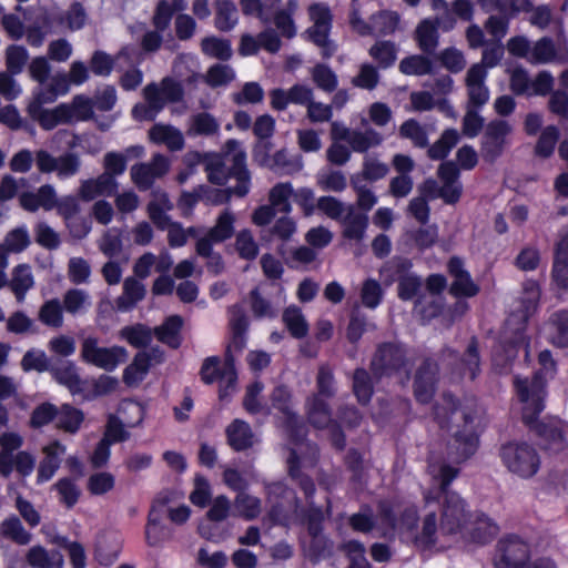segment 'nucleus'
Here are the masks:
<instances>
[{"mask_svg":"<svg viewBox=\"0 0 568 568\" xmlns=\"http://www.w3.org/2000/svg\"><path fill=\"white\" fill-rule=\"evenodd\" d=\"M183 321L179 315L170 316L161 326L154 329L158 339L172 348H178L181 344L180 331Z\"/></svg>","mask_w":568,"mask_h":568,"instance_id":"864d4df0","label":"nucleus"},{"mask_svg":"<svg viewBox=\"0 0 568 568\" xmlns=\"http://www.w3.org/2000/svg\"><path fill=\"white\" fill-rule=\"evenodd\" d=\"M202 52L211 58L226 61L232 55L231 42L215 36L205 37L201 40Z\"/></svg>","mask_w":568,"mask_h":568,"instance_id":"69168bd1","label":"nucleus"},{"mask_svg":"<svg viewBox=\"0 0 568 568\" xmlns=\"http://www.w3.org/2000/svg\"><path fill=\"white\" fill-rule=\"evenodd\" d=\"M227 148L230 152L226 159L232 161L230 172L234 175L236 185L225 190H215L212 197V203L215 205L229 202L232 195L237 197L245 196L251 186V174L246 168L245 152L240 148V143L236 140H229Z\"/></svg>","mask_w":568,"mask_h":568,"instance_id":"0eeeda50","label":"nucleus"},{"mask_svg":"<svg viewBox=\"0 0 568 568\" xmlns=\"http://www.w3.org/2000/svg\"><path fill=\"white\" fill-rule=\"evenodd\" d=\"M414 40L423 53L434 54L439 47L438 23L429 18L419 21L414 31Z\"/></svg>","mask_w":568,"mask_h":568,"instance_id":"c756f323","label":"nucleus"},{"mask_svg":"<svg viewBox=\"0 0 568 568\" xmlns=\"http://www.w3.org/2000/svg\"><path fill=\"white\" fill-rule=\"evenodd\" d=\"M227 444L235 452H243L253 447L255 443V435L251 426L242 420L234 419L225 429Z\"/></svg>","mask_w":568,"mask_h":568,"instance_id":"2f4dec72","label":"nucleus"},{"mask_svg":"<svg viewBox=\"0 0 568 568\" xmlns=\"http://www.w3.org/2000/svg\"><path fill=\"white\" fill-rule=\"evenodd\" d=\"M459 414L457 409L453 410V415ZM460 417L465 425L462 432L454 434L453 440L448 444L447 456L452 463H462L475 454L477 448V438L470 427L474 422L471 414L460 412Z\"/></svg>","mask_w":568,"mask_h":568,"instance_id":"dca6fc26","label":"nucleus"},{"mask_svg":"<svg viewBox=\"0 0 568 568\" xmlns=\"http://www.w3.org/2000/svg\"><path fill=\"white\" fill-rule=\"evenodd\" d=\"M487 70L479 64H473L466 72L467 106L481 108L489 100V90L485 83Z\"/></svg>","mask_w":568,"mask_h":568,"instance_id":"6ab92c4d","label":"nucleus"},{"mask_svg":"<svg viewBox=\"0 0 568 568\" xmlns=\"http://www.w3.org/2000/svg\"><path fill=\"white\" fill-rule=\"evenodd\" d=\"M234 507L236 514L246 520H253L262 513L261 499L245 491L236 495Z\"/></svg>","mask_w":568,"mask_h":568,"instance_id":"0e129e2a","label":"nucleus"},{"mask_svg":"<svg viewBox=\"0 0 568 568\" xmlns=\"http://www.w3.org/2000/svg\"><path fill=\"white\" fill-rule=\"evenodd\" d=\"M33 285L34 278L30 265L19 264L12 270L8 286L19 303L24 301L28 291L31 290Z\"/></svg>","mask_w":568,"mask_h":568,"instance_id":"a19ab883","label":"nucleus"},{"mask_svg":"<svg viewBox=\"0 0 568 568\" xmlns=\"http://www.w3.org/2000/svg\"><path fill=\"white\" fill-rule=\"evenodd\" d=\"M539 296V288L535 282L525 283L520 306L509 315L505 323L503 342L507 361L517 356V349L519 347L526 348L528 346L525 334L526 323L529 316L535 312Z\"/></svg>","mask_w":568,"mask_h":568,"instance_id":"20e7f679","label":"nucleus"},{"mask_svg":"<svg viewBox=\"0 0 568 568\" xmlns=\"http://www.w3.org/2000/svg\"><path fill=\"white\" fill-rule=\"evenodd\" d=\"M26 561L32 568H62L63 566V557L59 551H48L40 545L28 549Z\"/></svg>","mask_w":568,"mask_h":568,"instance_id":"c03bdc74","label":"nucleus"},{"mask_svg":"<svg viewBox=\"0 0 568 568\" xmlns=\"http://www.w3.org/2000/svg\"><path fill=\"white\" fill-rule=\"evenodd\" d=\"M316 185L325 192L341 193L347 187L345 174L335 169H324L316 176Z\"/></svg>","mask_w":568,"mask_h":568,"instance_id":"4d7b16f0","label":"nucleus"},{"mask_svg":"<svg viewBox=\"0 0 568 568\" xmlns=\"http://www.w3.org/2000/svg\"><path fill=\"white\" fill-rule=\"evenodd\" d=\"M88 20V14L80 2H72L65 11H52L47 14L44 24L48 28H62L69 31H77L82 29Z\"/></svg>","mask_w":568,"mask_h":568,"instance_id":"aec40b11","label":"nucleus"},{"mask_svg":"<svg viewBox=\"0 0 568 568\" xmlns=\"http://www.w3.org/2000/svg\"><path fill=\"white\" fill-rule=\"evenodd\" d=\"M57 190L52 184L45 183L34 191H26L19 194V205L27 212L36 213L39 210L45 212L54 210Z\"/></svg>","mask_w":568,"mask_h":568,"instance_id":"412c9836","label":"nucleus"},{"mask_svg":"<svg viewBox=\"0 0 568 568\" xmlns=\"http://www.w3.org/2000/svg\"><path fill=\"white\" fill-rule=\"evenodd\" d=\"M272 149V143L268 141L260 143L255 151V160L262 166H266L270 170L280 174L292 175L300 172L303 169V159L301 155H292L286 149L276 151L273 155L268 152Z\"/></svg>","mask_w":568,"mask_h":568,"instance_id":"9b49d317","label":"nucleus"},{"mask_svg":"<svg viewBox=\"0 0 568 568\" xmlns=\"http://www.w3.org/2000/svg\"><path fill=\"white\" fill-rule=\"evenodd\" d=\"M83 420V412L70 404H63L58 408L57 426L65 433L75 434Z\"/></svg>","mask_w":568,"mask_h":568,"instance_id":"3c124183","label":"nucleus"},{"mask_svg":"<svg viewBox=\"0 0 568 568\" xmlns=\"http://www.w3.org/2000/svg\"><path fill=\"white\" fill-rule=\"evenodd\" d=\"M149 139L155 144L165 145L172 152L181 151L185 144L182 132L171 124H154L149 130Z\"/></svg>","mask_w":568,"mask_h":568,"instance_id":"bb28decb","label":"nucleus"},{"mask_svg":"<svg viewBox=\"0 0 568 568\" xmlns=\"http://www.w3.org/2000/svg\"><path fill=\"white\" fill-rule=\"evenodd\" d=\"M372 36L386 37L394 34L399 27L400 17L396 11L381 10L369 17Z\"/></svg>","mask_w":568,"mask_h":568,"instance_id":"de8ad7c7","label":"nucleus"},{"mask_svg":"<svg viewBox=\"0 0 568 568\" xmlns=\"http://www.w3.org/2000/svg\"><path fill=\"white\" fill-rule=\"evenodd\" d=\"M118 189L116 180L102 173L95 179L83 180L79 186L78 195L82 201L89 202L100 195L112 196L116 194Z\"/></svg>","mask_w":568,"mask_h":568,"instance_id":"b1692460","label":"nucleus"},{"mask_svg":"<svg viewBox=\"0 0 568 568\" xmlns=\"http://www.w3.org/2000/svg\"><path fill=\"white\" fill-rule=\"evenodd\" d=\"M384 141L383 135L373 128L364 130L355 129L349 141V146L354 152L366 153L373 148L379 146Z\"/></svg>","mask_w":568,"mask_h":568,"instance_id":"09e8293b","label":"nucleus"},{"mask_svg":"<svg viewBox=\"0 0 568 568\" xmlns=\"http://www.w3.org/2000/svg\"><path fill=\"white\" fill-rule=\"evenodd\" d=\"M367 226L368 215L356 212L354 205H348L343 220V237L359 243L365 237Z\"/></svg>","mask_w":568,"mask_h":568,"instance_id":"473e14b6","label":"nucleus"},{"mask_svg":"<svg viewBox=\"0 0 568 568\" xmlns=\"http://www.w3.org/2000/svg\"><path fill=\"white\" fill-rule=\"evenodd\" d=\"M50 373L54 381L67 387L71 394L75 395L83 392V382L72 362H62L57 366H51Z\"/></svg>","mask_w":568,"mask_h":568,"instance_id":"72a5a7b5","label":"nucleus"},{"mask_svg":"<svg viewBox=\"0 0 568 568\" xmlns=\"http://www.w3.org/2000/svg\"><path fill=\"white\" fill-rule=\"evenodd\" d=\"M38 320L51 328H60L63 325V306L59 298L45 301L38 311Z\"/></svg>","mask_w":568,"mask_h":568,"instance_id":"6e6d98bb","label":"nucleus"},{"mask_svg":"<svg viewBox=\"0 0 568 568\" xmlns=\"http://www.w3.org/2000/svg\"><path fill=\"white\" fill-rule=\"evenodd\" d=\"M414 366V357L404 344L397 342L379 343L369 363L375 379L398 376L403 384L409 381Z\"/></svg>","mask_w":568,"mask_h":568,"instance_id":"39448f33","label":"nucleus"},{"mask_svg":"<svg viewBox=\"0 0 568 568\" xmlns=\"http://www.w3.org/2000/svg\"><path fill=\"white\" fill-rule=\"evenodd\" d=\"M277 7L278 4L274 8V13L271 14V22L273 21L283 37L292 39L296 34L293 16L298 9V1L288 0L284 8Z\"/></svg>","mask_w":568,"mask_h":568,"instance_id":"e433bc0d","label":"nucleus"},{"mask_svg":"<svg viewBox=\"0 0 568 568\" xmlns=\"http://www.w3.org/2000/svg\"><path fill=\"white\" fill-rule=\"evenodd\" d=\"M513 132V126L506 120H491L485 128L480 154L484 161L494 163L504 152L507 145V136Z\"/></svg>","mask_w":568,"mask_h":568,"instance_id":"f8f14e48","label":"nucleus"},{"mask_svg":"<svg viewBox=\"0 0 568 568\" xmlns=\"http://www.w3.org/2000/svg\"><path fill=\"white\" fill-rule=\"evenodd\" d=\"M305 414L308 423L317 429L327 428L334 420L328 403L324 398L318 397V395H310L306 398Z\"/></svg>","mask_w":568,"mask_h":568,"instance_id":"cd10ccee","label":"nucleus"},{"mask_svg":"<svg viewBox=\"0 0 568 568\" xmlns=\"http://www.w3.org/2000/svg\"><path fill=\"white\" fill-rule=\"evenodd\" d=\"M134 276H129L123 282L122 294L115 300V306L120 312L131 311L146 295L145 285Z\"/></svg>","mask_w":568,"mask_h":568,"instance_id":"7c9ffc66","label":"nucleus"},{"mask_svg":"<svg viewBox=\"0 0 568 568\" xmlns=\"http://www.w3.org/2000/svg\"><path fill=\"white\" fill-rule=\"evenodd\" d=\"M443 185L438 190V197L447 204H455L459 201L463 186L459 182V169L457 165L447 161L439 165L437 171Z\"/></svg>","mask_w":568,"mask_h":568,"instance_id":"5701e85b","label":"nucleus"},{"mask_svg":"<svg viewBox=\"0 0 568 568\" xmlns=\"http://www.w3.org/2000/svg\"><path fill=\"white\" fill-rule=\"evenodd\" d=\"M398 48L395 42L388 40L376 41L368 50V54L377 63V68L387 69L397 59Z\"/></svg>","mask_w":568,"mask_h":568,"instance_id":"603ef678","label":"nucleus"},{"mask_svg":"<svg viewBox=\"0 0 568 568\" xmlns=\"http://www.w3.org/2000/svg\"><path fill=\"white\" fill-rule=\"evenodd\" d=\"M0 538L18 546H26L31 542L32 534L24 528L18 516L10 515L0 523Z\"/></svg>","mask_w":568,"mask_h":568,"instance_id":"f704fd0d","label":"nucleus"},{"mask_svg":"<svg viewBox=\"0 0 568 568\" xmlns=\"http://www.w3.org/2000/svg\"><path fill=\"white\" fill-rule=\"evenodd\" d=\"M530 556L528 544L516 535L507 536L497 544L495 568H524Z\"/></svg>","mask_w":568,"mask_h":568,"instance_id":"ddd939ff","label":"nucleus"},{"mask_svg":"<svg viewBox=\"0 0 568 568\" xmlns=\"http://www.w3.org/2000/svg\"><path fill=\"white\" fill-rule=\"evenodd\" d=\"M143 103H136L132 109V116L136 121H153L165 108L166 103H176L183 100L184 90L181 82L171 77L160 82H151L142 90Z\"/></svg>","mask_w":568,"mask_h":568,"instance_id":"423d86ee","label":"nucleus"},{"mask_svg":"<svg viewBox=\"0 0 568 568\" xmlns=\"http://www.w3.org/2000/svg\"><path fill=\"white\" fill-rule=\"evenodd\" d=\"M186 9L185 0H160L155 7L152 24L158 31H165L171 23L173 14Z\"/></svg>","mask_w":568,"mask_h":568,"instance_id":"49530a36","label":"nucleus"},{"mask_svg":"<svg viewBox=\"0 0 568 568\" xmlns=\"http://www.w3.org/2000/svg\"><path fill=\"white\" fill-rule=\"evenodd\" d=\"M480 372V354L478 339L473 336L459 359L457 367V378L469 375L474 379Z\"/></svg>","mask_w":568,"mask_h":568,"instance_id":"ea45409f","label":"nucleus"},{"mask_svg":"<svg viewBox=\"0 0 568 568\" xmlns=\"http://www.w3.org/2000/svg\"><path fill=\"white\" fill-rule=\"evenodd\" d=\"M471 540L486 544L499 532L498 525L485 514L470 515L465 530Z\"/></svg>","mask_w":568,"mask_h":568,"instance_id":"a878e982","label":"nucleus"},{"mask_svg":"<svg viewBox=\"0 0 568 568\" xmlns=\"http://www.w3.org/2000/svg\"><path fill=\"white\" fill-rule=\"evenodd\" d=\"M235 214L225 209L216 219L214 226L201 239L209 240V243H221L231 239L234 234Z\"/></svg>","mask_w":568,"mask_h":568,"instance_id":"a18cd8bd","label":"nucleus"},{"mask_svg":"<svg viewBox=\"0 0 568 568\" xmlns=\"http://www.w3.org/2000/svg\"><path fill=\"white\" fill-rule=\"evenodd\" d=\"M313 83L326 93L334 92L338 87L337 74L325 63L315 64L311 71Z\"/></svg>","mask_w":568,"mask_h":568,"instance_id":"bf43d9fd","label":"nucleus"},{"mask_svg":"<svg viewBox=\"0 0 568 568\" xmlns=\"http://www.w3.org/2000/svg\"><path fill=\"white\" fill-rule=\"evenodd\" d=\"M293 194L294 189L291 182L276 183L268 192V203L278 212L290 214L292 212L290 199Z\"/></svg>","mask_w":568,"mask_h":568,"instance_id":"13d9d810","label":"nucleus"},{"mask_svg":"<svg viewBox=\"0 0 568 568\" xmlns=\"http://www.w3.org/2000/svg\"><path fill=\"white\" fill-rule=\"evenodd\" d=\"M296 447L290 449L287 457V466L290 476L297 481L306 497H311L315 493V485L311 477L301 473V454L304 443L295 444Z\"/></svg>","mask_w":568,"mask_h":568,"instance_id":"79ce46f5","label":"nucleus"},{"mask_svg":"<svg viewBox=\"0 0 568 568\" xmlns=\"http://www.w3.org/2000/svg\"><path fill=\"white\" fill-rule=\"evenodd\" d=\"M515 389L523 405V422L537 434L542 447L551 453L564 450L566 440L561 428L555 423L546 424L538 420L539 414L545 408L544 383L540 375L532 382L517 378Z\"/></svg>","mask_w":568,"mask_h":568,"instance_id":"f03ea898","label":"nucleus"},{"mask_svg":"<svg viewBox=\"0 0 568 568\" xmlns=\"http://www.w3.org/2000/svg\"><path fill=\"white\" fill-rule=\"evenodd\" d=\"M459 140L458 132L455 129L445 130L440 138L428 148V156L432 160H443L448 155L450 150L457 144Z\"/></svg>","mask_w":568,"mask_h":568,"instance_id":"774afa93","label":"nucleus"},{"mask_svg":"<svg viewBox=\"0 0 568 568\" xmlns=\"http://www.w3.org/2000/svg\"><path fill=\"white\" fill-rule=\"evenodd\" d=\"M33 162L39 173H55L61 180L77 175L82 164L80 155L75 152H65L54 156L44 149H39L34 152L22 149L12 155L9 161V168L16 173H28Z\"/></svg>","mask_w":568,"mask_h":568,"instance_id":"7ed1b4c3","label":"nucleus"},{"mask_svg":"<svg viewBox=\"0 0 568 568\" xmlns=\"http://www.w3.org/2000/svg\"><path fill=\"white\" fill-rule=\"evenodd\" d=\"M353 392L357 400L362 405L369 403L373 393V378L364 368H356L353 374Z\"/></svg>","mask_w":568,"mask_h":568,"instance_id":"e2e57ef3","label":"nucleus"},{"mask_svg":"<svg viewBox=\"0 0 568 568\" xmlns=\"http://www.w3.org/2000/svg\"><path fill=\"white\" fill-rule=\"evenodd\" d=\"M550 342L558 347L568 346V310L551 314L548 321Z\"/></svg>","mask_w":568,"mask_h":568,"instance_id":"8fccbe9b","label":"nucleus"},{"mask_svg":"<svg viewBox=\"0 0 568 568\" xmlns=\"http://www.w3.org/2000/svg\"><path fill=\"white\" fill-rule=\"evenodd\" d=\"M438 365L432 359H425L418 367L414 379L415 398L422 403H429L435 394Z\"/></svg>","mask_w":568,"mask_h":568,"instance_id":"4be33fe9","label":"nucleus"},{"mask_svg":"<svg viewBox=\"0 0 568 568\" xmlns=\"http://www.w3.org/2000/svg\"><path fill=\"white\" fill-rule=\"evenodd\" d=\"M556 59L557 51L552 39L544 37L531 47L528 62L531 64H547Z\"/></svg>","mask_w":568,"mask_h":568,"instance_id":"680f3d73","label":"nucleus"},{"mask_svg":"<svg viewBox=\"0 0 568 568\" xmlns=\"http://www.w3.org/2000/svg\"><path fill=\"white\" fill-rule=\"evenodd\" d=\"M551 275L559 287L568 288V233L556 244Z\"/></svg>","mask_w":568,"mask_h":568,"instance_id":"37998d69","label":"nucleus"},{"mask_svg":"<svg viewBox=\"0 0 568 568\" xmlns=\"http://www.w3.org/2000/svg\"><path fill=\"white\" fill-rule=\"evenodd\" d=\"M170 171V160L156 153L150 162L136 163L131 166L130 176L140 191L151 190L158 179H162Z\"/></svg>","mask_w":568,"mask_h":568,"instance_id":"2eb2a0df","label":"nucleus"},{"mask_svg":"<svg viewBox=\"0 0 568 568\" xmlns=\"http://www.w3.org/2000/svg\"><path fill=\"white\" fill-rule=\"evenodd\" d=\"M65 453V446L55 440L43 447L44 458L40 462L38 468V483L50 480L61 464V457Z\"/></svg>","mask_w":568,"mask_h":568,"instance_id":"c85d7f7f","label":"nucleus"},{"mask_svg":"<svg viewBox=\"0 0 568 568\" xmlns=\"http://www.w3.org/2000/svg\"><path fill=\"white\" fill-rule=\"evenodd\" d=\"M499 455L506 468L521 478L532 477L540 466L537 450L524 442H509L503 445Z\"/></svg>","mask_w":568,"mask_h":568,"instance_id":"6e6552de","label":"nucleus"},{"mask_svg":"<svg viewBox=\"0 0 568 568\" xmlns=\"http://www.w3.org/2000/svg\"><path fill=\"white\" fill-rule=\"evenodd\" d=\"M448 273L453 278L449 293L456 297H474L479 293V286L473 281L469 272L465 268L464 262L457 256L449 258L447 264Z\"/></svg>","mask_w":568,"mask_h":568,"instance_id":"f3484780","label":"nucleus"},{"mask_svg":"<svg viewBox=\"0 0 568 568\" xmlns=\"http://www.w3.org/2000/svg\"><path fill=\"white\" fill-rule=\"evenodd\" d=\"M70 89L68 75L65 73H55L48 78L41 87L33 91V98L41 99L44 102H54L59 95L65 94Z\"/></svg>","mask_w":568,"mask_h":568,"instance_id":"58836bf2","label":"nucleus"},{"mask_svg":"<svg viewBox=\"0 0 568 568\" xmlns=\"http://www.w3.org/2000/svg\"><path fill=\"white\" fill-rule=\"evenodd\" d=\"M351 185L356 194L354 207H357L362 213L369 212L377 203V196L366 184L362 182L358 174L351 178Z\"/></svg>","mask_w":568,"mask_h":568,"instance_id":"052dcab7","label":"nucleus"},{"mask_svg":"<svg viewBox=\"0 0 568 568\" xmlns=\"http://www.w3.org/2000/svg\"><path fill=\"white\" fill-rule=\"evenodd\" d=\"M166 516H162L158 510L149 511L146 525L144 528V539L150 547H162L164 542L173 537V529L164 524Z\"/></svg>","mask_w":568,"mask_h":568,"instance_id":"393cba45","label":"nucleus"},{"mask_svg":"<svg viewBox=\"0 0 568 568\" xmlns=\"http://www.w3.org/2000/svg\"><path fill=\"white\" fill-rule=\"evenodd\" d=\"M214 27L221 32L233 30L239 22V11L231 0H214Z\"/></svg>","mask_w":568,"mask_h":568,"instance_id":"c9c22d12","label":"nucleus"},{"mask_svg":"<svg viewBox=\"0 0 568 568\" xmlns=\"http://www.w3.org/2000/svg\"><path fill=\"white\" fill-rule=\"evenodd\" d=\"M427 469L438 486L423 495L422 525L414 538L416 546L423 549L433 547L440 535L453 536L463 532L470 518L466 501L449 488L459 469L445 462H435L433 458H429Z\"/></svg>","mask_w":568,"mask_h":568,"instance_id":"f257e3e1","label":"nucleus"},{"mask_svg":"<svg viewBox=\"0 0 568 568\" xmlns=\"http://www.w3.org/2000/svg\"><path fill=\"white\" fill-rule=\"evenodd\" d=\"M80 357L87 364L112 372L126 362L129 354L123 346L102 347L97 337L88 336L81 343Z\"/></svg>","mask_w":568,"mask_h":568,"instance_id":"1a4fd4ad","label":"nucleus"},{"mask_svg":"<svg viewBox=\"0 0 568 568\" xmlns=\"http://www.w3.org/2000/svg\"><path fill=\"white\" fill-rule=\"evenodd\" d=\"M283 322L292 336L295 338H302L307 335L308 324L297 306H288L283 312Z\"/></svg>","mask_w":568,"mask_h":568,"instance_id":"338daca9","label":"nucleus"},{"mask_svg":"<svg viewBox=\"0 0 568 568\" xmlns=\"http://www.w3.org/2000/svg\"><path fill=\"white\" fill-rule=\"evenodd\" d=\"M220 131V123L214 115L207 112H199L189 119V135H214Z\"/></svg>","mask_w":568,"mask_h":568,"instance_id":"5fc2aeb1","label":"nucleus"},{"mask_svg":"<svg viewBox=\"0 0 568 568\" xmlns=\"http://www.w3.org/2000/svg\"><path fill=\"white\" fill-rule=\"evenodd\" d=\"M555 79L549 71H540L534 79L521 67L515 68L509 78V88L516 95L545 97L552 91Z\"/></svg>","mask_w":568,"mask_h":568,"instance_id":"9d476101","label":"nucleus"},{"mask_svg":"<svg viewBox=\"0 0 568 568\" xmlns=\"http://www.w3.org/2000/svg\"><path fill=\"white\" fill-rule=\"evenodd\" d=\"M48 102L33 98L28 105V113L44 130H52L61 123H70L69 109L67 103L59 104L52 110L43 109Z\"/></svg>","mask_w":568,"mask_h":568,"instance_id":"a211bd4d","label":"nucleus"},{"mask_svg":"<svg viewBox=\"0 0 568 568\" xmlns=\"http://www.w3.org/2000/svg\"><path fill=\"white\" fill-rule=\"evenodd\" d=\"M270 400L272 403V407L277 409L285 417L291 439L295 444L304 442L306 437V427L300 422L298 416L292 409V394L290 389L283 385L276 386L270 395Z\"/></svg>","mask_w":568,"mask_h":568,"instance_id":"4468645a","label":"nucleus"},{"mask_svg":"<svg viewBox=\"0 0 568 568\" xmlns=\"http://www.w3.org/2000/svg\"><path fill=\"white\" fill-rule=\"evenodd\" d=\"M229 152L230 150L226 142L223 158L214 155L205 160V172L207 173V179L211 183L223 185L226 183L229 178H234V175L230 172V169L232 168V161L226 159Z\"/></svg>","mask_w":568,"mask_h":568,"instance_id":"4c0bfd02","label":"nucleus"}]
</instances>
